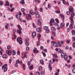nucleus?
I'll return each mask as SVG.
<instances>
[{
  "label": "nucleus",
  "instance_id": "obj_33",
  "mask_svg": "<svg viewBox=\"0 0 75 75\" xmlns=\"http://www.w3.org/2000/svg\"><path fill=\"white\" fill-rule=\"evenodd\" d=\"M12 52H13V55H16V51H15V50H13Z\"/></svg>",
  "mask_w": 75,
  "mask_h": 75
},
{
  "label": "nucleus",
  "instance_id": "obj_42",
  "mask_svg": "<svg viewBox=\"0 0 75 75\" xmlns=\"http://www.w3.org/2000/svg\"><path fill=\"white\" fill-rule=\"evenodd\" d=\"M34 1H35L36 3H37L38 2L39 3H40V2L38 0H34Z\"/></svg>",
  "mask_w": 75,
  "mask_h": 75
},
{
  "label": "nucleus",
  "instance_id": "obj_45",
  "mask_svg": "<svg viewBox=\"0 0 75 75\" xmlns=\"http://www.w3.org/2000/svg\"><path fill=\"white\" fill-rule=\"evenodd\" d=\"M36 17L38 18H39V17H40V15L37 14V15H36Z\"/></svg>",
  "mask_w": 75,
  "mask_h": 75
},
{
  "label": "nucleus",
  "instance_id": "obj_11",
  "mask_svg": "<svg viewBox=\"0 0 75 75\" xmlns=\"http://www.w3.org/2000/svg\"><path fill=\"white\" fill-rule=\"evenodd\" d=\"M59 16L60 17H61L63 18V20H64V19H65V16L63 14H60Z\"/></svg>",
  "mask_w": 75,
  "mask_h": 75
},
{
  "label": "nucleus",
  "instance_id": "obj_44",
  "mask_svg": "<svg viewBox=\"0 0 75 75\" xmlns=\"http://www.w3.org/2000/svg\"><path fill=\"white\" fill-rule=\"evenodd\" d=\"M40 75V73L38 71H37L36 74V75Z\"/></svg>",
  "mask_w": 75,
  "mask_h": 75
},
{
  "label": "nucleus",
  "instance_id": "obj_41",
  "mask_svg": "<svg viewBox=\"0 0 75 75\" xmlns=\"http://www.w3.org/2000/svg\"><path fill=\"white\" fill-rule=\"evenodd\" d=\"M25 44L26 45H29V43L28 42H25Z\"/></svg>",
  "mask_w": 75,
  "mask_h": 75
},
{
  "label": "nucleus",
  "instance_id": "obj_3",
  "mask_svg": "<svg viewBox=\"0 0 75 75\" xmlns=\"http://www.w3.org/2000/svg\"><path fill=\"white\" fill-rule=\"evenodd\" d=\"M7 64H5L4 65H3L2 67V69H4V72H6L7 71Z\"/></svg>",
  "mask_w": 75,
  "mask_h": 75
},
{
  "label": "nucleus",
  "instance_id": "obj_37",
  "mask_svg": "<svg viewBox=\"0 0 75 75\" xmlns=\"http://www.w3.org/2000/svg\"><path fill=\"white\" fill-rule=\"evenodd\" d=\"M52 34L54 37H55V36L56 35V34H55V32H53Z\"/></svg>",
  "mask_w": 75,
  "mask_h": 75
},
{
  "label": "nucleus",
  "instance_id": "obj_25",
  "mask_svg": "<svg viewBox=\"0 0 75 75\" xmlns=\"http://www.w3.org/2000/svg\"><path fill=\"white\" fill-rule=\"evenodd\" d=\"M20 3H21L22 4H25V2L24 1H20Z\"/></svg>",
  "mask_w": 75,
  "mask_h": 75
},
{
  "label": "nucleus",
  "instance_id": "obj_46",
  "mask_svg": "<svg viewBox=\"0 0 75 75\" xmlns=\"http://www.w3.org/2000/svg\"><path fill=\"white\" fill-rule=\"evenodd\" d=\"M50 30L49 29H47L46 30V33H49L50 32Z\"/></svg>",
  "mask_w": 75,
  "mask_h": 75
},
{
  "label": "nucleus",
  "instance_id": "obj_50",
  "mask_svg": "<svg viewBox=\"0 0 75 75\" xmlns=\"http://www.w3.org/2000/svg\"><path fill=\"white\" fill-rule=\"evenodd\" d=\"M12 61V60H11V59H9V63H10V64H11V63Z\"/></svg>",
  "mask_w": 75,
  "mask_h": 75
},
{
  "label": "nucleus",
  "instance_id": "obj_10",
  "mask_svg": "<svg viewBox=\"0 0 75 75\" xmlns=\"http://www.w3.org/2000/svg\"><path fill=\"white\" fill-rule=\"evenodd\" d=\"M64 25H65V23H64V22H62L60 24V28H62V27H64Z\"/></svg>",
  "mask_w": 75,
  "mask_h": 75
},
{
  "label": "nucleus",
  "instance_id": "obj_16",
  "mask_svg": "<svg viewBox=\"0 0 75 75\" xmlns=\"http://www.w3.org/2000/svg\"><path fill=\"white\" fill-rule=\"evenodd\" d=\"M53 56L54 58H58V57H57V54H53Z\"/></svg>",
  "mask_w": 75,
  "mask_h": 75
},
{
  "label": "nucleus",
  "instance_id": "obj_9",
  "mask_svg": "<svg viewBox=\"0 0 75 75\" xmlns=\"http://www.w3.org/2000/svg\"><path fill=\"white\" fill-rule=\"evenodd\" d=\"M56 51H57V52H62L61 51H63L62 50H61L59 48H57L55 49Z\"/></svg>",
  "mask_w": 75,
  "mask_h": 75
},
{
  "label": "nucleus",
  "instance_id": "obj_7",
  "mask_svg": "<svg viewBox=\"0 0 75 75\" xmlns=\"http://www.w3.org/2000/svg\"><path fill=\"white\" fill-rule=\"evenodd\" d=\"M33 51L35 54H36V53H38L39 52L37 50V49L36 48H35L34 49H33Z\"/></svg>",
  "mask_w": 75,
  "mask_h": 75
},
{
  "label": "nucleus",
  "instance_id": "obj_21",
  "mask_svg": "<svg viewBox=\"0 0 75 75\" xmlns=\"http://www.w3.org/2000/svg\"><path fill=\"white\" fill-rule=\"evenodd\" d=\"M36 30L38 32H39L41 31V29L40 28H36Z\"/></svg>",
  "mask_w": 75,
  "mask_h": 75
},
{
  "label": "nucleus",
  "instance_id": "obj_51",
  "mask_svg": "<svg viewBox=\"0 0 75 75\" xmlns=\"http://www.w3.org/2000/svg\"><path fill=\"white\" fill-rule=\"evenodd\" d=\"M29 49H30V48H29V47H26V51H28L29 50Z\"/></svg>",
  "mask_w": 75,
  "mask_h": 75
},
{
  "label": "nucleus",
  "instance_id": "obj_15",
  "mask_svg": "<svg viewBox=\"0 0 75 75\" xmlns=\"http://www.w3.org/2000/svg\"><path fill=\"white\" fill-rule=\"evenodd\" d=\"M53 45L54 47H58V44H57V43L54 42L53 43Z\"/></svg>",
  "mask_w": 75,
  "mask_h": 75
},
{
  "label": "nucleus",
  "instance_id": "obj_24",
  "mask_svg": "<svg viewBox=\"0 0 75 75\" xmlns=\"http://www.w3.org/2000/svg\"><path fill=\"white\" fill-rule=\"evenodd\" d=\"M17 33H18L19 34H21V31L19 30H17Z\"/></svg>",
  "mask_w": 75,
  "mask_h": 75
},
{
  "label": "nucleus",
  "instance_id": "obj_53",
  "mask_svg": "<svg viewBox=\"0 0 75 75\" xmlns=\"http://www.w3.org/2000/svg\"><path fill=\"white\" fill-rule=\"evenodd\" d=\"M15 66L16 68H18V64H15Z\"/></svg>",
  "mask_w": 75,
  "mask_h": 75
},
{
  "label": "nucleus",
  "instance_id": "obj_32",
  "mask_svg": "<svg viewBox=\"0 0 75 75\" xmlns=\"http://www.w3.org/2000/svg\"><path fill=\"white\" fill-rule=\"evenodd\" d=\"M40 41H38L37 42L36 45L37 46H38V45H40Z\"/></svg>",
  "mask_w": 75,
  "mask_h": 75
},
{
  "label": "nucleus",
  "instance_id": "obj_6",
  "mask_svg": "<svg viewBox=\"0 0 75 75\" xmlns=\"http://www.w3.org/2000/svg\"><path fill=\"white\" fill-rule=\"evenodd\" d=\"M6 52L7 54H8V55H11V53L9 50H6Z\"/></svg>",
  "mask_w": 75,
  "mask_h": 75
},
{
  "label": "nucleus",
  "instance_id": "obj_38",
  "mask_svg": "<svg viewBox=\"0 0 75 75\" xmlns=\"http://www.w3.org/2000/svg\"><path fill=\"white\" fill-rule=\"evenodd\" d=\"M49 68L50 70H52V68L51 67V65H48Z\"/></svg>",
  "mask_w": 75,
  "mask_h": 75
},
{
  "label": "nucleus",
  "instance_id": "obj_58",
  "mask_svg": "<svg viewBox=\"0 0 75 75\" xmlns=\"http://www.w3.org/2000/svg\"><path fill=\"white\" fill-rule=\"evenodd\" d=\"M13 33H16V29H13Z\"/></svg>",
  "mask_w": 75,
  "mask_h": 75
},
{
  "label": "nucleus",
  "instance_id": "obj_48",
  "mask_svg": "<svg viewBox=\"0 0 75 75\" xmlns=\"http://www.w3.org/2000/svg\"><path fill=\"white\" fill-rule=\"evenodd\" d=\"M30 64H31V62L30 61L28 62V66H29V65H30Z\"/></svg>",
  "mask_w": 75,
  "mask_h": 75
},
{
  "label": "nucleus",
  "instance_id": "obj_5",
  "mask_svg": "<svg viewBox=\"0 0 75 75\" xmlns=\"http://www.w3.org/2000/svg\"><path fill=\"white\" fill-rule=\"evenodd\" d=\"M74 13H72V14H71V17H70V19L71 21L74 20Z\"/></svg>",
  "mask_w": 75,
  "mask_h": 75
},
{
  "label": "nucleus",
  "instance_id": "obj_62",
  "mask_svg": "<svg viewBox=\"0 0 75 75\" xmlns=\"http://www.w3.org/2000/svg\"><path fill=\"white\" fill-rule=\"evenodd\" d=\"M73 38V41H75V37H74L73 38Z\"/></svg>",
  "mask_w": 75,
  "mask_h": 75
},
{
  "label": "nucleus",
  "instance_id": "obj_26",
  "mask_svg": "<svg viewBox=\"0 0 75 75\" xmlns=\"http://www.w3.org/2000/svg\"><path fill=\"white\" fill-rule=\"evenodd\" d=\"M33 69V65H32L29 68L30 70H32Z\"/></svg>",
  "mask_w": 75,
  "mask_h": 75
},
{
  "label": "nucleus",
  "instance_id": "obj_13",
  "mask_svg": "<svg viewBox=\"0 0 75 75\" xmlns=\"http://www.w3.org/2000/svg\"><path fill=\"white\" fill-rule=\"evenodd\" d=\"M3 58H4V59L6 58H7V55L6 54H4L2 57Z\"/></svg>",
  "mask_w": 75,
  "mask_h": 75
},
{
  "label": "nucleus",
  "instance_id": "obj_8",
  "mask_svg": "<svg viewBox=\"0 0 75 75\" xmlns=\"http://www.w3.org/2000/svg\"><path fill=\"white\" fill-rule=\"evenodd\" d=\"M36 35H37V34H36V33H35V32H33V33L32 36L33 38H34V37H35V36H36Z\"/></svg>",
  "mask_w": 75,
  "mask_h": 75
},
{
  "label": "nucleus",
  "instance_id": "obj_2",
  "mask_svg": "<svg viewBox=\"0 0 75 75\" xmlns=\"http://www.w3.org/2000/svg\"><path fill=\"white\" fill-rule=\"evenodd\" d=\"M17 42L19 43L20 44H21L23 43L22 41V38L20 37H18L17 39Z\"/></svg>",
  "mask_w": 75,
  "mask_h": 75
},
{
  "label": "nucleus",
  "instance_id": "obj_60",
  "mask_svg": "<svg viewBox=\"0 0 75 75\" xmlns=\"http://www.w3.org/2000/svg\"><path fill=\"white\" fill-rule=\"evenodd\" d=\"M69 23H67L66 24V26L67 27H68V25H69Z\"/></svg>",
  "mask_w": 75,
  "mask_h": 75
},
{
  "label": "nucleus",
  "instance_id": "obj_43",
  "mask_svg": "<svg viewBox=\"0 0 75 75\" xmlns=\"http://www.w3.org/2000/svg\"><path fill=\"white\" fill-rule=\"evenodd\" d=\"M21 11L22 12H24L25 11V9L24 8H22L21 9Z\"/></svg>",
  "mask_w": 75,
  "mask_h": 75
},
{
  "label": "nucleus",
  "instance_id": "obj_31",
  "mask_svg": "<svg viewBox=\"0 0 75 75\" xmlns=\"http://www.w3.org/2000/svg\"><path fill=\"white\" fill-rule=\"evenodd\" d=\"M55 13H56L57 14L60 13L61 11H55Z\"/></svg>",
  "mask_w": 75,
  "mask_h": 75
},
{
  "label": "nucleus",
  "instance_id": "obj_39",
  "mask_svg": "<svg viewBox=\"0 0 75 75\" xmlns=\"http://www.w3.org/2000/svg\"><path fill=\"white\" fill-rule=\"evenodd\" d=\"M23 69L24 70H25V67H26L25 65V64H23Z\"/></svg>",
  "mask_w": 75,
  "mask_h": 75
},
{
  "label": "nucleus",
  "instance_id": "obj_63",
  "mask_svg": "<svg viewBox=\"0 0 75 75\" xmlns=\"http://www.w3.org/2000/svg\"><path fill=\"white\" fill-rule=\"evenodd\" d=\"M59 75V72L56 73L54 74V75Z\"/></svg>",
  "mask_w": 75,
  "mask_h": 75
},
{
  "label": "nucleus",
  "instance_id": "obj_64",
  "mask_svg": "<svg viewBox=\"0 0 75 75\" xmlns=\"http://www.w3.org/2000/svg\"><path fill=\"white\" fill-rule=\"evenodd\" d=\"M40 12L42 11V8H40Z\"/></svg>",
  "mask_w": 75,
  "mask_h": 75
},
{
  "label": "nucleus",
  "instance_id": "obj_57",
  "mask_svg": "<svg viewBox=\"0 0 75 75\" xmlns=\"http://www.w3.org/2000/svg\"><path fill=\"white\" fill-rule=\"evenodd\" d=\"M43 55L44 57H46V55H45V53L44 52L43 53Z\"/></svg>",
  "mask_w": 75,
  "mask_h": 75
},
{
  "label": "nucleus",
  "instance_id": "obj_29",
  "mask_svg": "<svg viewBox=\"0 0 75 75\" xmlns=\"http://www.w3.org/2000/svg\"><path fill=\"white\" fill-rule=\"evenodd\" d=\"M40 63L42 64V65H44V61L42 60H40Z\"/></svg>",
  "mask_w": 75,
  "mask_h": 75
},
{
  "label": "nucleus",
  "instance_id": "obj_61",
  "mask_svg": "<svg viewBox=\"0 0 75 75\" xmlns=\"http://www.w3.org/2000/svg\"><path fill=\"white\" fill-rule=\"evenodd\" d=\"M67 13L68 15H70V12L69 11H68L67 12Z\"/></svg>",
  "mask_w": 75,
  "mask_h": 75
},
{
  "label": "nucleus",
  "instance_id": "obj_14",
  "mask_svg": "<svg viewBox=\"0 0 75 75\" xmlns=\"http://www.w3.org/2000/svg\"><path fill=\"white\" fill-rule=\"evenodd\" d=\"M69 11L70 12V13H73L74 11V8H72L69 9Z\"/></svg>",
  "mask_w": 75,
  "mask_h": 75
},
{
  "label": "nucleus",
  "instance_id": "obj_55",
  "mask_svg": "<svg viewBox=\"0 0 75 75\" xmlns=\"http://www.w3.org/2000/svg\"><path fill=\"white\" fill-rule=\"evenodd\" d=\"M19 61V60L18 59H17L16 61V64H18V62Z\"/></svg>",
  "mask_w": 75,
  "mask_h": 75
},
{
  "label": "nucleus",
  "instance_id": "obj_30",
  "mask_svg": "<svg viewBox=\"0 0 75 75\" xmlns=\"http://www.w3.org/2000/svg\"><path fill=\"white\" fill-rule=\"evenodd\" d=\"M71 33H72V35H75V30H72L71 31Z\"/></svg>",
  "mask_w": 75,
  "mask_h": 75
},
{
  "label": "nucleus",
  "instance_id": "obj_19",
  "mask_svg": "<svg viewBox=\"0 0 75 75\" xmlns=\"http://www.w3.org/2000/svg\"><path fill=\"white\" fill-rule=\"evenodd\" d=\"M50 21L51 23H53L54 21V19H52L50 20Z\"/></svg>",
  "mask_w": 75,
  "mask_h": 75
},
{
  "label": "nucleus",
  "instance_id": "obj_47",
  "mask_svg": "<svg viewBox=\"0 0 75 75\" xmlns=\"http://www.w3.org/2000/svg\"><path fill=\"white\" fill-rule=\"evenodd\" d=\"M47 7L49 8H51V5L50 4H48Z\"/></svg>",
  "mask_w": 75,
  "mask_h": 75
},
{
  "label": "nucleus",
  "instance_id": "obj_54",
  "mask_svg": "<svg viewBox=\"0 0 75 75\" xmlns=\"http://www.w3.org/2000/svg\"><path fill=\"white\" fill-rule=\"evenodd\" d=\"M72 72L74 74H75V69H73Z\"/></svg>",
  "mask_w": 75,
  "mask_h": 75
},
{
  "label": "nucleus",
  "instance_id": "obj_27",
  "mask_svg": "<svg viewBox=\"0 0 75 75\" xmlns=\"http://www.w3.org/2000/svg\"><path fill=\"white\" fill-rule=\"evenodd\" d=\"M42 66H40L39 68V70L40 71H42Z\"/></svg>",
  "mask_w": 75,
  "mask_h": 75
},
{
  "label": "nucleus",
  "instance_id": "obj_23",
  "mask_svg": "<svg viewBox=\"0 0 75 75\" xmlns=\"http://www.w3.org/2000/svg\"><path fill=\"white\" fill-rule=\"evenodd\" d=\"M4 3V2L3 1H0V6H2L3 5V4Z\"/></svg>",
  "mask_w": 75,
  "mask_h": 75
},
{
  "label": "nucleus",
  "instance_id": "obj_52",
  "mask_svg": "<svg viewBox=\"0 0 75 75\" xmlns=\"http://www.w3.org/2000/svg\"><path fill=\"white\" fill-rule=\"evenodd\" d=\"M70 41H71V40H69L67 41V43L68 44V43H69V42H70Z\"/></svg>",
  "mask_w": 75,
  "mask_h": 75
},
{
  "label": "nucleus",
  "instance_id": "obj_12",
  "mask_svg": "<svg viewBox=\"0 0 75 75\" xmlns=\"http://www.w3.org/2000/svg\"><path fill=\"white\" fill-rule=\"evenodd\" d=\"M4 52V50L1 49L0 47V53L1 54V55H2V53Z\"/></svg>",
  "mask_w": 75,
  "mask_h": 75
},
{
  "label": "nucleus",
  "instance_id": "obj_4",
  "mask_svg": "<svg viewBox=\"0 0 75 75\" xmlns=\"http://www.w3.org/2000/svg\"><path fill=\"white\" fill-rule=\"evenodd\" d=\"M21 15H22L21 12H19V13L17 14L16 16V17L17 18H20V16H21Z\"/></svg>",
  "mask_w": 75,
  "mask_h": 75
},
{
  "label": "nucleus",
  "instance_id": "obj_49",
  "mask_svg": "<svg viewBox=\"0 0 75 75\" xmlns=\"http://www.w3.org/2000/svg\"><path fill=\"white\" fill-rule=\"evenodd\" d=\"M33 27H34V28H36V27L35 26V24H34V23H33Z\"/></svg>",
  "mask_w": 75,
  "mask_h": 75
},
{
  "label": "nucleus",
  "instance_id": "obj_59",
  "mask_svg": "<svg viewBox=\"0 0 75 75\" xmlns=\"http://www.w3.org/2000/svg\"><path fill=\"white\" fill-rule=\"evenodd\" d=\"M41 34H38V37H39V38H41Z\"/></svg>",
  "mask_w": 75,
  "mask_h": 75
},
{
  "label": "nucleus",
  "instance_id": "obj_40",
  "mask_svg": "<svg viewBox=\"0 0 75 75\" xmlns=\"http://www.w3.org/2000/svg\"><path fill=\"white\" fill-rule=\"evenodd\" d=\"M48 28V26H44V30H46V29H47V28Z\"/></svg>",
  "mask_w": 75,
  "mask_h": 75
},
{
  "label": "nucleus",
  "instance_id": "obj_36",
  "mask_svg": "<svg viewBox=\"0 0 75 75\" xmlns=\"http://www.w3.org/2000/svg\"><path fill=\"white\" fill-rule=\"evenodd\" d=\"M13 35L14 36L15 38H17V35H16L15 33H13Z\"/></svg>",
  "mask_w": 75,
  "mask_h": 75
},
{
  "label": "nucleus",
  "instance_id": "obj_56",
  "mask_svg": "<svg viewBox=\"0 0 75 75\" xmlns=\"http://www.w3.org/2000/svg\"><path fill=\"white\" fill-rule=\"evenodd\" d=\"M43 51L45 52H47V49H43Z\"/></svg>",
  "mask_w": 75,
  "mask_h": 75
},
{
  "label": "nucleus",
  "instance_id": "obj_18",
  "mask_svg": "<svg viewBox=\"0 0 75 75\" xmlns=\"http://www.w3.org/2000/svg\"><path fill=\"white\" fill-rule=\"evenodd\" d=\"M38 25H41V21H40V19H38Z\"/></svg>",
  "mask_w": 75,
  "mask_h": 75
},
{
  "label": "nucleus",
  "instance_id": "obj_17",
  "mask_svg": "<svg viewBox=\"0 0 75 75\" xmlns=\"http://www.w3.org/2000/svg\"><path fill=\"white\" fill-rule=\"evenodd\" d=\"M29 13H30V14H31L32 15H34V14H35V13H34V12H33V11H32L31 10H30Z\"/></svg>",
  "mask_w": 75,
  "mask_h": 75
},
{
  "label": "nucleus",
  "instance_id": "obj_28",
  "mask_svg": "<svg viewBox=\"0 0 75 75\" xmlns=\"http://www.w3.org/2000/svg\"><path fill=\"white\" fill-rule=\"evenodd\" d=\"M51 30H53L54 31H56V29L54 27H52L51 28Z\"/></svg>",
  "mask_w": 75,
  "mask_h": 75
},
{
  "label": "nucleus",
  "instance_id": "obj_35",
  "mask_svg": "<svg viewBox=\"0 0 75 75\" xmlns=\"http://www.w3.org/2000/svg\"><path fill=\"white\" fill-rule=\"evenodd\" d=\"M7 48L8 50H10L11 49V46H7Z\"/></svg>",
  "mask_w": 75,
  "mask_h": 75
},
{
  "label": "nucleus",
  "instance_id": "obj_1",
  "mask_svg": "<svg viewBox=\"0 0 75 75\" xmlns=\"http://www.w3.org/2000/svg\"><path fill=\"white\" fill-rule=\"evenodd\" d=\"M61 57L62 58H64V60L67 61L68 58V55L65 53H62L61 54Z\"/></svg>",
  "mask_w": 75,
  "mask_h": 75
},
{
  "label": "nucleus",
  "instance_id": "obj_20",
  "mask_svg": "<svg viewBox=\"0 0 75 75\" xmlns=\"http://www.w3.org/2000/svg\"><path fill=\"white\" fill-rule=\"evenodd\" d=\"M69 28L71 30H72L73 28V25H72V24H70V25Z\"/></svg>",
  "mask_w": 75,
  "mask_h": 75
},
{
  "label": "nucleus",
  "instance_id": "obj_22",
  "mask_svg": "<svg viewBox=\"0 0 75 75\" xmlns=\"http://www.w3.org/2000/svg\"><path fill=\"white\" fill-rule=\"evenodd\" d=\"M18 26L19 27V30L20 31H21V30H22V28H21V26H20V25H18Z\"/></svg>",
  "mask_w": 75,
  "mask_h": 75
},
{
  "label": "nucleus",
  "instance_id": "obj_34",
  "mask_svg": "<svg viewBox=\"0 0 75 75\" xmlns=\"http://www.w3.org/2000/svg\"><path fill=\"white\" fill-rule=\"evenodd\" d=\"M30 14H28V13L26 15V18H27V19H29V15Z\"/></svg>",
  "mask_w": 75,
  "mask_h": 75
}]
</instances>
